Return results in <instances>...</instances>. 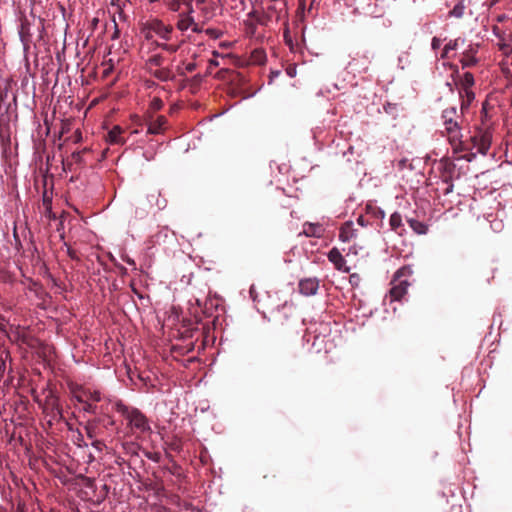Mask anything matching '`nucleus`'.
I'll return each instance as SVG.
<instances>
[{"instance_id": "1", "label": "nucleus", "mask_w": 512, "mask_h": 512, "mask_svg": "<svg viewBox=\"0 0 512 512\" xmlns=\"http://www.w3.org/2000/svg\"><path fill=\"white\" fill-rule=\"evenodd\" d=\"M460 119L461 116L457 113L455 107L446 108L442 112L444 131L455 153L468 149L464 141H462Z\"/></svg>"}, {"instance_id": "2", "label": "nucleus", "mask_w": 512, "mask_h": 512, "mask_svg": "<svg viewBox=\"0 0 512 512\" xmlns=\"http://www.w3.org/2000/svg\"><path fill=\"white\" fill-rule=\"evenodd\" d=\"M116 410L125 418L127 426L133 434L151 432L147 417L139 409L130 408L119 402L116 404Z\"/></svg>"}, {"instance_id": "3", "label": "nucleus", "mask_w": 512, "mask_h": 512, "mask_svg": "<svg viewBox=\"0 0 512 512\" xmlns=\"http://www.w3.org/2000/svg\"><path fill=\"white\" fill-rule=\"evenodd\" d=\"M411 274L412 270L408 266L401 267L399 270H397L391 281L392 287L389 291V297L391 301H399L407 293L409 282L406 278Z\"/></svg>"}, {"instance_id": "4", "label": "nucleus", "mask_w": 512, "mask_h": 512, "mask_svg": "<svg viewBox=\"0 0 512 512\" xmlns=\"http://www.w3.org/2000/svg\"><path fill=\"white\" fill-rule=\"evenodd\" d=\"M468 147L466 150L468 153L463 156L464 159L471 162L477 153L485 155L491 145V136L489 133L478 132L476 135L470 138V143L464 142ZM462 150L461 152H463Z\"/></svg>"}, {"instance_id": "5", "label": "nucleus", "mask_w": 512, "mask_h": 512, "mask_svg": "<svg viewBox=\"0 0 512 512\" xmlns=\"http://www.w3.org/2000/svg\"><path fill=\"white\" fill-rule=\"evenodd\" d=\"M286 0H268L266 9L263 11L267 22L273 19L279 20L286 12Z\"/></svg>"}, {"instance_id": "6", "label": "nucleus", "mask_w": 512, "mask_h": 512, "mask_svg": "<svg viewBox=\"0 0 512 512\" xmlns=\"http://www.w3.org/2000/svg\"><path fill=\"white\" fill-rule=\"evenodd\" d=\"M150 31H153L157 35H159L164 40H169L171 37V33L173 31V27L170 25H165L161 20L154 19L146 24V28Z\"/></svg>"}, {"instance_id": "7", "label": "nucleus", "mask_w": 512, "mask_h": 512, "mask_svg": "<svg viewBox=\"0 0 512 512\" xmlns=\"http://www.w3.org/2000/svg\"><path fill=\"white\" fill-rule=\"evenodd\" d=\"M299 292L305 296L315 295L319 288V281L317 278H305L299 282Z\"/></svg>"}, {"instance_id": "8", "label": "nucleus", "mask_w": 512, "mask_h": 512, "mask_svg": "<svg viewBox=\"0 0 512 512\" xmlns=\"http://www.w3.org/2000/svg\"><path fill=\"white\" fill-rule=\"evenodd\" d=\"M146 122L148 126V133L160 134L165 129V125L167 124V118L163 115H159L156 118L150 115L147 118Z\"/></svg>"}, {"instance_id": "9", "label": "nucleus", "mask_w": 512, "mask_h": 512, "mask_svg": "<svg viewBox=\"0 0 512 512\" xmlns=\"http://www.w3.org/2000/svg\"><path fill=\"white\" fill-rule=\"evenodd\" d=\"M147 205L152 207L156 206L159 210H163L167 206V199L162 197L159 190H152L147 195Z\"/></svg>"}, {"instance_id": "10", "label": "nucleus", "mask_w": 512, "mask_h": 512, "mask_svg": "<svg viewBox=\"0 0 512 512\" xmlns=\"http://www.w3.org/2000/svg\"><path fill=\"white\" fill-rule=\"evenodd\" d=\"M476 53L477 48L473 46H470L467 50H465L460 59L462 68H470L477 64L478 60L475 57Z\"/></svg>"}, {"instance_id": "11", "label": "nucleus", "mask_w": 512, "mask_h": 512, "mask_svg": "<svg viewBox=\"0 0 512 512\" xmlns=\"http://www.w3.org/2000/svg\"><path fill=\"white\" fill-rule=\"evenodd\" d=\"M324 229L320 224L314 223H305L303 226V234L307 237H321L323 235Z\"/></svg>"}, {"instance_id": "12", "label": "nucleus", "mask_w": 512, "mask_h": 512, "mask_svg": "<svg viewBox=\"0 0 512 512\" xmlns=\"http://www.w3.org/2000/svg\"><path fill=\"white\" fill-rule=\"evenodd\" d=\"M328 259L334 264L335 268L341 270L346 263V260L337 248H333L328 253Z\"/></svg>"}, {"instance_id": "13", "label": "nucleus", "mask_w": 512, "mask_h": 512, "mask_svg": "<svg viewBox=\"0 0 512 512\" xmlns=\"http://www.w3.org/2000/svg\"><path fill=\"white\" fill-rule=\"evenodd\" d=\"M465 43L464 39L457 38L454 40H450L443 48L441 52V58L442 59H449L450 58V51L456 50L460 45H463Z\"/></svg>"}, {"instance_id": "14", "label": "nucleus", "mask_w": 512, "mask_h": 512, "mask_svg": "<svg viewBox=\"0 0 512 512\" xmlns=\"http://www.w3.org/2000/svg\"><path fill=\"white\" fill-rule=\"evenodd\" d=\"M123 130L120 126H114L107 135V140L111 144H124L125 140L121 137Z\"/></svg>"}, {"instance_id": "15", "label": "nucleus", "mask_w": 512, "mask_h": 512, "mask_svg": "<svg viewBox=\"0 0 512 512\" xmlns=\"http://www.w3.org/2000/svg\"><path fill=\"white\" fill-rule=\"evenodd\" d=\"M48 405L50 406V410H51L49 415L52 417V419L60 420L63 418L62 408H61L57 398L52 397L48 401Z\"/></svg>"}, {"instance_id": "16", "label": "nucleus", "mask_w": 512, "mask_h": 512, "mask_svg": "<svg viewBox=\"0 0 512 512\" xmlns=\"http://www.w3.org/2000/svg\"><path fill=\"white\" fill-rule=\"evenodd\" d=\"M352 227H353L352 222H346L341 226L340 232H339V238L341 241L349 242L353 238L354 231H353Z\"/></svg>"}, {"instance_id": "17", "label": "nucleus", "mask_w": 512, "mask_h": 512, "mask_svg": "<svg viewBox=\"0 0 512 512\" xmlns=\"http://www.w3.org/2000/svg\"><path fill=\"white\" fill-rule=\"evenodd\" d=\"M152 75L162 82L172 81L175 78L170 68L157 69L152 72Z\"/></svg>"}, {"instance_id": "18", "label": "nucleus", "mask_w": 512, "mask_h": 512, "mask_svg": "<svg viewBox=\"0 0 512 512\" xmlns=\"http://www.w3.org/2000/svg\"><path fill=\"white\" fill-rule=\"evenodd\" d=\"M407 222L415 233H417L419 235H423V234L427 233L428 226L425 223L418 221L416 219H413V218L407 219Z\"/></svg>"}, {"instance_id": "19", "label": "nucleus", "mask_w": 512, "mask_h": 512, "mask_svg": "<svg viewBox=\"0 0 512 512\" xmlns=\"http://www.w3.org/2000/svg\"><path fill=\"white\" fill-rule=\"evenodd\" d=\"M98 423H99L98 419H93V420L87 421V423L84 426V430H85L88 438L94 439L97 436Z\"/></svg>"}, {"instance_id": "20", "label": "nucleus", "mask_w": 512, "mask_h": 512, "mask_svg": "<svg viewBox=\"0 0 512 512\" xmlns=\"http://www.w3.org/2000/svg\"><path fill=\"white\" fill-rule=\"evenodd\" d=\"M459 83L461 85V90H468L471 89L474 85V76L470 72H466L463 74V76L460 78Z\"/></svg>"}, {"instance_id": "21", "label": "nucleus", "mask_w": 512, "mask_h": 512, "mask_svg": "<svg viewBox=\"0 0 512 512\" xmlns=\"http://www.w3.org/2000/svg\"><path fill=\"white\" fill-rule=\"evenodd\" d=\"M389 224H390V227L393 231L397 232L399 235H401L402 233L398 231L399 228H402L403 227V224H402V216L400 213L398 212H394L391 216H390V220H389Z\"/></svg>"}, {"instance_id": "22", "label": "nucleus", "mask_w": 512, "mask_h": 512, "mask_svg": "<svg viewBox=\"0 0 512 512\" xmlns=\"http://www.w3.org/2000/svg\"><path fill=\"white\" fill-rule=\"evenodd\" d=\"M459 94L462 98L461 109L464 110L474 100L475 94L471 89L460 91Z\"/></svg>"}, {"instance_id": "23", "label": "nucleus", "mask_w": 512, "mask_h": 512, "mask_svg": "<svg viewBox=\"0 0 512 512\" xmlns=\"http://www.w3.org/2000/svg\"><path fill=\"white\" fill-rule=\"evenodd\" d=\"M247 19H250L252 21H256L259 25L267 26L268 22L266 20V17L264 15V12L260 13L257 10H252L247 14Z\"/></svg>"}, {"instance_id": "24", "label": "nucleus", "mask_w": 512, "mask_h": 512, "mask_svg": "<svg viewBox=\"0 0 512 512\" xmlns=\"http://www.w3.org/2000/svg\"><path fill=\"white\" fill-rule=\"evenodd\" d=\"M244 26H245V34L249 37H253L255 36L256 34V31H257V25H259L258 23H256V21H252L250 19H246L244 22H243Z\"/></svg>"}, {"instance_id": "25", "label": "nucleus", "mask_w": 512, "mask_h": 512, "mask_svg": "<svg viewBox=\"0 0 512 512\" xmlns=\"http://www.w3.org/2000/svg\"><path fill=\"white\" fill-rule=\"evenodd\" d=\"M194 24V19L192 16L187 15L179 19L177 22V28L181 31H186L190 26Z\"/></svg>"}, {"instance_id": "26", "label": "nucleus", "mask_w": 512, "mask_h": 512, "mask_svg": "<svg viewBox=\"0 0 512 512\" xmlns=\"http://www.w3.org/2000/svg\"><path fill=\"white\" fill-rule=\"evenodd\" d=\"M84 395H85L86 402L101 401V393L97 390L91 391L90 389L84 388Z\"/></svg>"}, {"instance_id": "27", "label": "nucleus", "mask_w": 512, "mask_h": 512, "mask_svg": "<svg viewBox=\"0 0 512 512\" xmlns=\"http://www.w3.org/2000/svg\"><path fill=\"white\" fill-rule=\"evenodd\" d=\"M111 6L115 7V11L113 16L117 14L119 19L123 22H126L128 20V16L125 14L123 6L119 3L112 2Z\"/></svg>"}, {"instance_id": "28", "label": "nucleus", "mask_w": 512, "mask_h": 512, "mask_svg": "<svg viewBox=\"0 0 512 512\" xmlns=\"http://www.w3.org/2000/svg\"><path fill=\"white\" fill-rule=\"evenodd\" d=\"M163 63H164V57L161 54L152 55L147 60V65H149L150 67H152V66L161 67Z\"/></svg>"}, {"instance_id": "29", "label": "nucleus", "mask_w": 512, "mask_h": 512, "mask_svg": "<svg viewBox=\"0 0 512 512\" xmlns=\"http://www.w3.org/2000/svg\"><path fill=\"white\" fill-rule=\"evenodd\" d=\"M147 204L142 203L141 207H136L134 210L135 219H144L148 215Z\"/></svg>"}, {"instance_id": "30", "label": "nucleus", "mask_w": 512, "mask_h": 512, "mask_svg": "<svg viewBox=\"0 0 512 512\" xmlns=\"http://www.w3.org/2000/svg\"><path fill=\"white\" fill-rule=\"evenodd\" d=\"M498 48L499 50L506 56V57H510L512 56V46H511V43L509 42H506V41H501L499 42L498 44Z\"/></svg>"}, {"instance_id": "31", "label": "nucleus", "mask_w": 512, "mask_h": 512, "mask_svg": "<svg viewBox=\"0 0 512 512\" xmlns=\"http://www.w3.org/2000/svg\"><path fill=\"white\" fill-rule=\"evenodd\" d=\"M464 5L462 3H458L454 6V8L450 11V16L461 18L464 14Z\"/></svg>"}, {"instance_id": "32", "label": "nucleus", "mask_w": 512, "mask_h": 512, "mask_svg": "<svg viewBox=\"0 0 512 512\" xmlns=\"http://www.w3.org/2000/svg\"><path fill=\"white\" fill-rule=\"evenodd\" d=\"M73 394H74V398L76 399L77 402L82 403V404L86 403L83 387H78L77 389H75L73 391Z\"/></svg>"}, {"instance_id": "33", "label": "nucleus", "mask_w": 512, "mask_h": 512, "mask_svg": "<svg viewBox=\"0 0 512 512\" xmlns=\"http://www.w3.org/2000/svg\"><path fill=\"white\" fill-rule=\"evenodd\" d=\"M163 107V101L160 98H153L150 103V110L156 112Z\"/></svg>"}, {"instance_id": "34", "label": "nucleus", "mask_w": 512, "mask_h": 512, "mask_svg": "<svg viewBox=\"0 0 512 512\" xmlns=\"http://www.w3.org/2000/svg\"><path fill=\"white\" fill-rule=\"evenodd\" d=\"M205 33L213 38V39H218L222 36V32L218 29H214V28H208L205 30Z\"/></svg>"}, {"instance_id": "35", "label": "nucleus", "mask_w": 512, "mask_h": 512, "mask_svg": "<svg viewBox=\"0 0 512 512\" xmlns=\"http://www.w3.org/2000/svg\"><path fill=\"white\" fill-rule=\"evenodd\" d=\"M83 410L88 413L96 414L97 406L95 404H93L92 402H86V403H84Z\"/></svg>"}, {"instance_id": "36", "label": "nucleus", "mask_w": 512, "mask_h": 512, "mask_svg": "<svg viewBox=\"0 0 512 512\" xmlns=\"http://www.w3.org/2000/svg\"><path fill=\"white\" fill-rule=\"evenodd\" d=\"M112 22L114 23V31H113L111 38H112V40H116L120 37V29L118 27L116 18L114 16H112Z\"/></svg>"}, {"instance_id": "37", "label": "nucleus", "mask_w": 512, "mask_h": 512, "mask_svg": "<svg viewBox=\"0 0 512 512\" xmlns=\"http://www.w3.org/2000/svg\"><path fill=\"white\" fill-rule=\"evenodd\" d=\"M82 153L83 151H75L71 154V159L74 163H77V164H81L83 159H82Z\"/></svg>"}, {"instance_id": "38", "label": "nucleus", "mask_w": 512, "mask_h": 512, "mask_svg": "<svg viewBox=\"0 0 512 512\" xmlns=\"http://www.w3.org/2000/svg\"><path fill=\"white\" fill-rule=\"evenodd\" d=\"M180 48V45H176V44H167V45H164L163 46V50L169 52V53H175L178 51V49Z\"/></svg>"}, {"instance_id": "39", "label": "nucleus", "mask_w": 512, "mask_h": 512, "mask_svg": "<svg viewBox=\"0 0 512 512\" xmlns=\"http://www.w3.org/2000/svg\"><path fill=\"white\" fill-rule=\"evenodd\" d=\"M9 354L6 351L0 353V372L5 370V359L8 358Z\"/></svg>"}, {"instance_id": "40", "label": "nucleus", "mask_w": 512, "mask_h": 512, "mask_svg": "<svg viewBox=\"0 0 512 512\" xmlns=\"http://www.w3.org/2000/svg\"><path fill=\"white\" fill-rule=\"evenodd\" d=\"M441 43H442L441 39H439V38H437V37H434V38L432 39V42H431V47H432V49H433L434 51H436L437 49H439V48H440Z\"/></svg>"}, {"instance_id": "41", "label": "nucleus", "mask_w": 512, "mask_h": 512, "mask_svg": "<svg viewBox=\"0 0 512 512\" xmlns=\"http://www.w3.org/2000/svg\"><path fill=\"white\" fill-rule=\"evenodd\" d=\"M444 182L448 184V187L446 188L444 194L451 193L453 190V184L451 182V178L450 177L445 178Z\"/></svg>"}, {"instance_id": "42", "label": "nucleus", "mask_w": 512, "mask_h": 512, "mask_svg": "<svg viewBox=\"0 0 512 512\" xmlns=\"http://www.w3.org/2000/svg\"><path fill=\"white\" fill-rule=\"evenodd\" d=\"M181 3L177 0H174L170 3L169 7L172 11H179Z\"/></svg>"}, {"instance_id": "43", "label": "nucleus", "mask_w": 512, "mask_h": 512, "mask_svg": "<svg viewBox=\"0 0 512 512\" xmlns=\"http://www.w3.org/2000/svg\"><path fill=\"white\" fill-rule=\"evenodd\" d=\"M196 68H197V64H196V63H194V62H190V63H188V64L186 65V67H185V71H186V72L191 73V72H193Z\"/></svg>"}, {"instance_id": "44", "label": "nucleus", "mask_w": 512, "mask_h": 512, "mask_svg": "<svg viewBox=\"0 0 512 512\" xmlns=\"http://www.w3.org/2000/svg\"><path fill=\"white\" fill-rule=\"evenodd\" d=\"M68 255L71 259L78 260L77 252L71 248L68 249Z\"/></svg>"}, {"instance_id": "45", "label": "nucleus", "mask_w": 512, "mask_h": 512, "mask_svg": "<svg viewBox=\"0 0 512 512\" xmlns=\"http://www.w3.org/2000/svg\"><path fill=\"white\" fill-rule=\"evenodd\" d=\"M192 31L195 33H200L202 29L198 26V24H192Z\"/></svg>"}, {"instance_id": "46", "label": "nucleus", "mask_w": 512, "mask_h": 512, "mask_svg": "<svg viewBox=\"0 0 512 512\" xmlns=\"http://www.w3.org/2000/svg\"><path fill=\"white\" fill-rule=\"evenodd\" d=\"M99 23V19L98 18H93L92 21H91V26L93 29H95L97 27Z\"/></svg>"}, {"instance_id": "47", "label": "nucleus", "mask_w": 512, "mask_h": 512, "mask_svg": "<svg viewBox=\"0 0 512 512\" xmlns=\"http://www.w3.org/2000/svg\"><path fill=\"white\" fill-rule=\"evenodd\" d=\"M92 445L96 447L97 449H100V446L103 445V443L99 440H95Z\"/></svg>"}, {"instance_id": "48", "label": "nucleus", "mask_w": 512, "mask_h": 512, "mask_svg": "<svg viewBox=\"0 0 512 512\" xmlns=\"http://www.w3.org/2000/svg\"><path fill=\"white\" fill-rule=\"evenodd\" d=\"M186 6H187L188 15H190L193 12L192 5L190 3H186Z\"/></svg>"}, {"instance_id": "49", "label": "nucleus", "mask_w": 512, "mask_h": 512, "mask_svg": "<svg viewBox=\"0 0 512 512\" xmlns=\"http://www.w3.org/2000/svg\"><path fill=\"white\" fill-rule=\"evenodd\" d=\"M502 71L507 77L510 75V69L508 67H502Z\"/></svg>"}, {"instance_id": "50", "label": "nucleus", "mask_w": 512, "mask_h": 512, "mask_svg": "<svg viewBox=\"0 0 512 512\" xmlns=\"http://www.w3.org/2000/svg\"><path fill=\"white\" fill-rule=\"evenodd\" d=\"M147 30L148 31L145 33V38L146 39H151L152 38V34H151L152 31H150L149 29H147Z\"/></svg>"}, {"instance_id": "51", "label": "nucleus", "mask_w": 512, "mask_h": 512, "mask_svg": "<svg viewBox=\"0 0 512 512\" xmlns=\"http://www.w3.org/2000/svg\"><path fill=\"white\" fill-rule=\"evenodd\" d=\"M504 41L512 43V32L509 33V35L507 36V38Z\"/></svg>"}, {"instance_id": "52", "label": "nucleus", "mask_w": 512, "mask_h": 512, "mask_svg": "<svg viewBox=\"0 0 512 512\" xmlns=\"http://www.w3.org/2000/svg\"><path fill=\"white\" fill-rule=\"evenodd\" d=\"M210 65H212V66H218V65H219V63H218V61H216V60H210Z\"/></svg>"}, {"instance_id": "53", "label": "nucleus", "mask_w": 512, "mask_h": 512, "mask_svg": "<svg viewBox=\"0 0 512 512\" xmlns=\"http://www.w3.org/2000/svg\"><path fill=\"white\" fill-rule=\"evenodd\" d=\"M157 47L163 49L164 45H167L166 43H156Z\"/></svg>"}, {"instance_id": "54", "label": "nucleus", "mask_w": 512, "mask_h": 512, "mask_svg": "<svg viewBox=\"0 0 512 512\" xmlns=\"http://www.w3.org/2000/svg\"><path fill=\"white\" fill-rule=\"evenodd\" d=\"M21 28H22V30H21L20 34H21V37L23 38V33H24V31H23V30H24V24H22V25H21Z\"/></svg>"}, {"instance_id": "55", "label": "nucleus", "mask_w": 512, "mask_h": 512, "mask_svg": "<svg viewBox=\"0 0 512 512\" xmlns=\"http://www.w3.org/2000/svg\"><path fill=\"white\" fill-rule=\"evenodd\" d=\"M239 3H240V5H241L242 7H244V6H245V1H244V0H239Z\"/></svg>"}, {"instance_id": "56", "label": "nucleus", "mask_w": 512, "mask_h": 512, "mask_svg": "<svg viewBox=\"0 0 512 512\" xmlns=\"http://www.w3.org/2000/svg\"><path fill=\"white\" fill-rule=\"evenodd\" d=\"M194 79L200 81L201 80V76L200 75H196V76H194Z\"/></svg>"}, {"instance_id": "57", "label": "nucleus", "mask_w": 512, "mask_h": 512, "mask_svg": "<svg viewBox=\"0 0 512 512\" xmlns=\"http://www.w3.org/2000/svg\"><path fill=\"white\" fill-rule=\"evenodd\" d=\"M178 74H179V75H181V76H184V75H185V72H184V71H180V70L178 69Z\"/></svg>"}, {"instance_id": "58", "label": "nucleus", "mask_w": 512, "mask_h": 512, "mask_svg": "<svg viewBox=\"0 0 512 512\" xmlns=\"http://www.w3.org/2000/svg\"><path fill=\"white\" fill-rule=\"evenodd\" d=\"M127 263H129V264H134V261H133V260H131V259H128V260H127Z\"/></svg>"}, {"instance_id": "59", "label": "nucleus", "mask_w": 512, "mask_h": 512, "mask_svg": "<svg viewBox=\"0 0 512 512\" xmlns=\"http://www.w3.org/2000/svg\"><path fill=\"white\" fill-rule=\"evenodd\" d=\"M203 2H204V0H198V3H203Z\"/></svg>"}]
</instances>
